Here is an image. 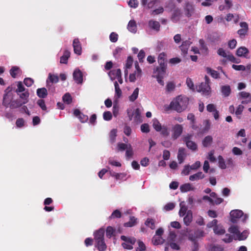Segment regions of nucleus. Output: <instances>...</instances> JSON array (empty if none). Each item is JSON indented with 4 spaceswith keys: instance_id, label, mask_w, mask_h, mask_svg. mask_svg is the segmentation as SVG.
Instances as JSON below:
<instances>
[{
    "instance_id": "obj_3",
    "label": "nucleus",
    "mask_w": 251,
    "mask_h": 251,
    "mask_svg": "<svg viewBox=\"0 0 251 251\" xmlns=\"http://www.w3.org/2000/svg\"><path fill=\"white\" fill-rule=\"evenodd\" d=\"M152 126L153 128L157 132H159L160 134L164 137H167L170 134V130L167 126L163 125L156 118L152 121Z\"/></svg>"
},
{
    "instance_id": "obj_49",
    "label": "nucleus",
    "mask_w": 251,
    "mask_h": 251,
    "mask_svg": "<svg viewBox=\"0 0 251 251\" xmlns=\"http://www.w3.org/2000/svg\"><path fill=\"white\" fill-rule=\"evenodd\" d=\"M117 148L119 151H124L128 148V145L123 143H119L117 145Z\"/></svg>"
},
{
    "instance_id": "obj_18",
    "label": "nucleus",
    "mask_w": 251,
    "mask_h": 251,
    "mask_svg": "<svg viewBox=\"0 0 251 251\" xmlns=\"http://www.w3.org/2000/svg\"><path fill=\"white\" fill-rule=\"evenodd\" d=\"M95 247L99 251H105L107 249V245H106L104 240L102 241H98L95 242Z\"/></svg>"
},
{
    "instance_id": "obj_12",
    "label": "nucleus",
    "mask_w": 251,
    "mask_h": 251,
    "mask_svg": "<svg viewBox=\"0 0 251 251\" xmlns=\"http://www.w3.org/2000/svg\"><path fill=\"white\" fill-rule=\"evenodd\" d=\"M73 46L74 48V52L77 55L81 54V45L78 38H75L73 43Z\"/></svg>"
},
{
    "instance_id": "obj_40",
    "label": "nucleus",
    "mask_w": 251,
    "mask_h": 251,
    "mask_svg": "<svg viewBox=\"0 0 251 251\" xmlns=\"http://www.w3.org/2000/svg\"><path fill=\"white\" fill-rule=\"evenodd\" d=\"M180 190L181 192H186L192 190L190 183H185L180 186Z\"/></svg>"
},
{
    "instance_id": "obj_13",
    "label": "nucleus",
    "mask_w": 251,
    "mask_h": 251,
    "mask_svg": "<svg viewBox=\"0 0 251 251\" xmlns=\"http://www.w3.org/2000/svg\"><path fill=\"white\" fill-rule=\"evenodd\" d=\"M73 78L78 84H81L83 81V75L79 69H76L73 73Z\"/></svg>"
},
{
    "instance_id": "obj_42",
    "label": "nucleus",
    "mask_w": 251,
    "mask_h": 251,
    "mask_svg": "<svg viewBox=\"0 0 251 251\" xmlns=\"http://www.w3.org/2000/svg\"><path fill=\"white\" fill-rule=\"evenodd\" d=\"M218 163L219 166L222 169H225L226 168V165L225 164V161L223 157L221 155L218 156Z\"/></svg>"
},
{
    "instance_id": "obj_11",
    "label": "nucleus",
    "mask_w": 251,
    "mask_h": 251,
    "mask_svg": "<svg viewBox=\"0 0 251 251\" xmlns=\"http://www.w3.org/2000/svg\"><path fill=\"white\" fill-rule=\"evenodd\" d=\"M104 233L105 230L103 228H100L99 229L96 230L94 233V240L95 242H98V241H102L104 240Z\"/></svg>"
},
{
    "instance_id": "obj_32",
    "label": "nucleus",
    "mask_w": 251,
    "mask_h": 251,
    "mask_svg": "<svg viewBox=\"0 0 251 251\" xmlns=\"http://www.w3.org/2000/svg\"><path fill=\"white\" fill-rule=\"evenodd\" d=\"M21 73L20 68L17 66L12 67L10 70V74L11 76L13 78L17 77L18 74Z\"/></svg>"
},
{
    "instance_id": "obj_17",
    "label": "nucleus",
    "mask_w": 251,
    "mask_h": 251,
    "mask_svg": "<svg viewBox=\"0 0 251 251\" xmlns=\"http://www.w3.org/2000/svg\"><path fill=\"white\" fill-rule=\"evenodd\" d=\"M192 212L191 210H188L183 218L184 224L187 226H189L192 221Z\"/></svg>"
},
{
    "instance_id": "obj_36",
    "label": "nucleus",
    "mask_w": 251,
    "mask_h": 251,
    "mask_svg": "<svg viewBox=\"0 0 251 251\" xmlns=\"http://www.w3.org/2000/svg\"><path fill=\"white\" fill-rule=\"evenodd\" d=\"M145 224L146 226L149 227L151 229H154L155 228V221L153 219L148 218L146 221Z\"/></svg>"
},
{
    "instance_id": "obj_22",
    "label": "nucleus",
    "mask_w": 251,
    "mask_h": 251,
    "mask_svg": "<svg viewBox=\"0 0 251 251\" xmlns=\"http://www.w3.org/2000/svg\"><path fill=\"white\" fill-rule=\"evenodd\" d=\"M121 75V71L120 69L111 70L109 73V75L112 79H115Z\"/></svg>"
},
{
    "instance_id": "obj_55",
    "label": "nucleus",
    "mask_w": 251,
    "mask_h": 251,
    "mask_svg": "<svg viewBox=\"0 0 251 251\" xmlns=\"http://www.w3.org/2000/svg\"><path fill=\"white\" fill-rule=\"evenodd\" d=\"M37 104L43 110H46L47 107L45 104V100L43 99L39 100L37 102Z\"/></svg>"
},
{
    "instance_id": "obj_57",
    "label": "nucleus",
    "mask_w": 251,
    "mask_h": 251,
    "mask_svg": "<svg viewBox=\"0 0 251 251\" xmlns=\"http://www.w3.org/2000/svg\"><path fill=\"white\" fill-rule=\"evenodd\" d=\"M24 82L27 87H30L33 84L34 80L30 77H27L25 78Z\"/></svg>"
},
{
    "instance_id": "obj_58",
    "label": "nucleus",
    "mask_w": 251,
    "mask_h": 251,
    "mask_svg": "<svg viewBox=\"0 0 251 251\" xmlns=\"http://www.w3.org/2000/svg\"><path fill=\"white\" fill-rule=\"evenodd\" d=\"M133 60L132 57L130 56H129L127 57L126 62V69H129L130 68H131V67L132 66V64H133Z\"/></svg>"
},
{
    "instance_id": "obj_30",
    "label": "nucleus",
    "mask_w": 251,
    "mask_h": 251,
    "mask_svg": "<svg viewBox=\"0 0 251 251\" xmlns=\"http://www.w3.org/2000/svg\"><path fill=\"white\" fill-rule=\"evenodd\" d=\"M248 53L249 50L245 47H240L236 51V54L239 56H246Z\"/></svg>"
},
{
    "instance_id": "obj_62",
    "label": "nucleus",
    "mask_w": 251,
    "mask_h": 251,
    "mask_svg": "<svg viewBox=\"0 0 251 251\" xmlns=\"http://www.w3.org/2000/svg\"><path fill=\"white\" fill-rule=\"evenodd\" d=\"M128 4L130 7L135 8L138 5V0H130Z\"/></svg>"
},
{
    "instance_id": "obj_46",
    "label": "nucleus",
    "mask_w": 251,
    "mask_h": 251,
    "mask_svg": "<svg viewBox=\"0 0 251 251\" xmlns=\"http://www.w3.org/2000/svg\"><path fill=\"white\" fill-rule=\"evenodd\" d=\"M248 234L249 232L246 230L243 231L242 233L239 232V234L238 235V239L239 240H245L247 238Z\"/></svg>"
},
{
    "instance_id": "obj_53",
    "label": "nucleus",
    "mask_w": 251,
    "mask_h": 251,
    "mask_svg": "<svg viewBox=\"0 0 251 251\" xmlns=\"http://www.w3.org/2000/svg\"><path fill=\"white\" fill-rule=\"evenodd\" d=\"M103 119L105 121H110L112 118V114L110 111H105L103 114Z\"/></svg>"
},
{
    "instance_id": "obj_60",
    "label": "nucleus",
    "mask_w": 251,
    "mask_h": 251,
    "mask_svg": "<svg viewBox=\"0 0 251 251\" xmlns=\"http://www.w3.org/2000/svg\"><path fill=\"white\" fill-rule=\"evenodd\" d=\"M145 56V51L141 50L138 54V57L140 62H143L144 61V58Z\"/></svg>"
},
{
    "instance_id": "obj_6",
    "label": "nucleus",
    "mask_w": 251,
    "mask_h": 251,
    "mask_svg": "<svg viewBox=\"0 0 251 251\" xmlns=\"http://www.w3.org/2000/svg\"><path fill=\"white\" fill-rule=\"evenodd\" d=\"M244 213L242 210H233L230 212V221L232 223H236L238 220L242 217Z\"/></svg>"
},
{
    "instance_id": "obj_9",
    "label": "nucleus",
    "mask_w": 251,
    "mask_h": 251,
    "mask_svg": "<svg viewBox=\"0 0 251 251\" xmlns=\"http://www.w3.org/2000/svg\"><path fill=\"white\" fill-rule=\"evenodd\" d=\"M172 138L174 139H176L182 134L183 127L181 125L176 124L172 127Z\"/></svg>"
},
{
    "instance_id": "obj_14",
    "label": "nucleus",
    "mask_w": 251,
    "mask_h": 251,
    "mask_svg": "<svg viewBox=\"0 0 251 251\" xmlns=\"http://www.w3.org/2000/svg\"><path fill=\"white\" fill-rule=\"evenodd\" d=\"M27 102V100H25V101H22L21 100L17 99L16 100H12L9 108L11 109H15L21 107L23 104H25Z\"/></svg>"
},
{
    "instance_id": "obj_41",
    "label": "nucleus",
    "mask_w": 251,
    "mask_h": 251,
    "mask_svg": "<svg viewBox=\"0 0 251 251\" xmlns=\"http://www.w3.org/2000/svg\"><path fill=\"white\" fill-rule=\"evenodd\" d=\"M122 216L121 212L118 209L114 210L109 216L110 219L120 218Z\"/></svg>"
},
{
    "instance_id": "obj_25",
    "label": "nucleus",
    "mask_w": 251,
    "mask_h": 251,
    "mask_svg": "<svg viewBox=\"0 0 251 251\" xmlns=\"http://www.w3.org/2000/svg\"><path fill=\"white\" fill-rule=\"evenodd\" d=\"M205 177L204 175L201 172H199L189 176V180L191 181L197 180L202 179Z\"/></svg>"
},
{
    "instance_id": "obj_20",
    "label": "nucleus",
    "mask_w": 251,
    "mask_h": 251,
    "mask_svg": "<svg viewBox=\"0 0 251 251\" xmlns=\"http://www.w3.org/2000/svg\"><path fill=\"white\" fill-rule=\"evenodd\" d=\"M191 43V42L189 40H186L182 42L181 45L180 46V49L184 54L187 53L188 50Z\"/></svg>"
},
{
    "instance_id": "obj_29",
    "label": "nucleus",
    "mask_w": 251,
    "mask_h": 251,
    "mask_svg": "<svg viewBox=\"0 0 251 251\" xmlns=\"http://www.w3.org/2000/svg\"><path fill=\"white\" fill-rule=\"evenodd\" d=\"M158 63L159 65H167L166 54L164 52L160 53L158 57Z\"/></svg>"
},
{
    "instance_id": "obj_4",
    "label": "nucleus",
    "mask_w": 251,
    "mask_h": 251,
    "mask_svg": "<svg viewBox=\"0 0 251 251\" xmlns=\"http://www.w3.org/2000/svg\"><path fill=\"white\" fill-rule=\"evenodd\" d=\"M183 10L185 15L189 18L191 17L195 11L194 5L191 2L186 1L184 4Z\"/></svg>"
},
{
    "instance_id": "obj_19",
    "label": "nucleus",
    "mask_w": 251,
    "mask_h": 251,
    "mask_svg": "<svg viewBox=\"0 0 251 251\" xmlns=\"http://www.w3.org/2000/svg\"><path fill=\"white\" fill-rule=\"evenodd\" d=\"M137 224V219L134 216H130L129 221L124 224V226L126 227H131L135 226Z\"/></svg>"
},
{
    "instance_id": "obj_34",
    "label": "nucleus",
    "mask_w": 251,
    "mask_h": 251,
    "mask_svg": "<svg viewBox=\"0 0 251 251\" xmlns=\"http://www.w3.org/2000/svg\"><path fill=\"white\" fill-rule=\"evenodd\" d=\"M221 91L225 97H227L231 92L230 87L229 85L223 86L221 88Z\"/></svg>"
},
{
    "instance_id": "obj_44",
    "label": "nucleus",
    "mask_w": 251,
    "mask_h": 251,
    "mask_svg": "<svg viewBox=\"0 0 251 251\" xmlns=\"http://www.w3.org/2000/svg\"><path fill=\"white\" fill-rule=\"evenodd\" d=\"M62 99L64 102L68 104H70L72 101V97L69 93H66Z\"/></svg>"
},
{
    "instance_id": "obj_33",
    "label": "nucleus",
    "mask_w": 251,
    "mask_h": 251,
    "mask_svg": "<svg viewBox=\"0 0 251 251\" xmlns=\"http://www.w3.org/2000/svg\"><path fill=\"white\" fill-rule=\"evenodd\" d=\"M206 72L208 74H210L211 76L216 79L219 78V74L218 72L215 70H212L209 67H207L206 69Z\"/></svg>"
},
{
    "instance_id": "obj_37",
    "label": "nucleus",
    "mask_w": 251,
    "mask_h": 251,
    "mask_svg": "<svg viewBox=\"0 0 251 251\" xmlns=\"http://www.w3.org/2000/svg\"><path fill=\"white\" fill-rule=\"evenodd\" d=\"M139 88H136L133 91L131 95L129 97V100L131 101H134L138 98L139 95Z\"/></svg>"
},
{
    "instance_id": "obj_54",
    "label": "nucleus",
    "mask_w": 251,
    "mask_h": 251,
    "mask_svg": "<svg viewBox=\"0 0 251 251\" xmlns=\"http://www.w3.org/2000/svg\"><path fill=\"white\" fill-rule=\"evenodd\" d=\"M228 231L231 233L236 234L237 236L239 234V230L238 227L237 226H232L228 229Z\"/></svg>"
},
{
    "instance_id": "obj_35",
    "label": "nucleus",
    "mask_w": 251,
    "mask_h": 251,
    "mask_svg": "<svg viewBox=\"0 0 251 251\" xmlns=\"http://www.w3.org/2000/svg\"><path fill=\"white\" fill-rule=\"evenodd\" d=\"M214 232L215 234L218 235H222L225 233V230L223 226L218 225L216 226L213 228Z\"/></svg>"
},
{
    "instance_id": "obj_64",
    "label": "nucleus",
    "mask_w": 251,
    "mask_h": 251,
    "mask_svg": "<svg viewBox=\"0 0 251 251\" xmlns=\"http://www.w3.org/2000/svg\"><path fill=\"white\" fill-rule=\"evenodd\" d=\"M210 251H224V248L221 246L214 245L211 248Z\"/></svg>"
},
{
    "instance_id": "obj_7",
    "label": "nucleus",
    "mask_w": 251,
    "mask_h": 251,
    "mask_svg": "<svg viewBox=\"0 0 251 251\" xmlns=\"http://www.w3.org/2000/svg\"><path fill=\"white\" fill-rule=\"evenodd\" d=\"M192 135H187L183 137V141L185 143L188 148L192 151L197 150V145L193 141L191 140Z\"/></svg>"
},
{
    "instance_id": "obj_10",
    "label": "nucleus",
    "mask_w": 251,
    "mask_h": 251,
    "mask_svg": "<svg viewBox=\"0 0 251 251\" xmlns=\"http://www.w3.org/2000/svg\"><path fill=\"white\" fill-rule=\"evenodd\" d=\"M204 232L201 229H197L193 233H189L188 238L192 241H196V239L201 238L204 236Z\"/></svg>"
},
{
    "instance_id": "obj_5",
    "label": "nucleus",
    "mask_w": 251,
    "mask_h": 251,
    "mask_svg": "<svg viewBox=\"0 0 251 251\" xmlns=\"http://www.w3.org/2000/svg\"><path fill=\"white\" fill-rule=\"evenodd\" d=\"M8 89L9 88H7L5 90V94L3 97L2 105L6 108L9 107L13 99L12 94L9 93L10 90Z\"/></svg>"
},
{
    "instance_id": "obj_39",
    "label": "nucleus",
    "mask_w": 251,
    "mask_h": 251,
    "mask_svg": "<svg viewBox=\"0 0 251 251\" xmlns=\"http://www.w3.org/2000/svg\"><path fill=\"white\" fill-rule=\"evenodd\" d=\"M115 231V230L113 227L108 226L106 229V236L109 238H111L112 236L114 235Z\"/></svg>"
},
{
    "instance_id": "obj_47",
    "label": "nucleus",
    "mask_w": 251,
    "mask_h": 251,
    "mask_svg": "<svg viewBox=\"0 0 251 251\" xmlns=\"http://www.w3.org/2000/svg\"><path fill=\"white\" fill-rule=\"evenodd\" d=\"M123 50V48L117 47L113 52V55L116 58H119L121 55Z\"/></svg>"
},
{
    "instance_id": "obj_31",
    "label": "nucleus",
    "mask_w": 251,
    "mask_h": 251,
    "mask_svg": "<svg viewBox=\"0 0 251 251\" xmlns=\"http://www.w3.org/2000/svg\"><path fill=\"white\" fill-rule=\"evenodd\" d=\"M213 142V138L211 136H206L202 140V144L204 147L209 146Z\"/></svg>"
},
{
    "instance_id": "obj_48",
    "label": "nucleus",
    "mask_w": 251,
    "mask_h": 251,
    "mask_svg": "<svg viewBox=\"0 0 251 251\" xmlns=\"http://www.w3.org/2000/svg\"><path fill=\"white\" fill-rule=\"evenodd\" d=\"M176 237V232L175 231H170L167 238L168 243L175 241Z\"/></svg>"
},
{
    "instance_id": "obj_26",
    "label": "nucleus",
    "mask_w": 251,
    "mask_h": 251,
    "mask_svg": "<svg viewBox=\"0 0 251 251\" xmlns=\"http://www.w3.org/2000/svg\"><path fill=\"white\" fill-rule=\"evenodd\" d=\"M121 239L125 242L130 244L132 245H134L136 241L135 238L133 237H127L125 235H122L121 236Z\"/></svg>"
},
{
    "instance_id": "obj_28",
    "label": "nucleus",
    "mask_w": 251,
    "mask_h": 251,
    "mask_svg": "<svg viewBox=\"0 0 251 251\" xmlns=\"http://www.w3.org/2000/svg\"><path fill=\"white\" fill-rule=\"evenodd\" d=\"M37 95L40 98H45L48 95L47 90L45 88H38L37 90Z\"/></svg>"
},
{
    "instance_id": "obj_63",
    "label": "nucleus",
    "mask_w": 251,
    "mask_h": 251,
    "mask_svg": "<svg viewBox=\"0 0 251 251\" xmlns=\"http://www.w3.org/2000/svg\"><path fill=\"white\" fill-rule=\"evenodd\" d=\"M191 170V169L190 168V166L185 165V166H184V168H183V170L182 171L181 174L185 176L188 175L189 174V173H190Z\"/></svg>"
},
{
    "instance_id": "obj_8",
    "label": "nucleus",
    "mask_w": 251,
    "mask_h": 251,
    "mask_svg": "<svg viewBox=\"0 0 251 251\" xmlns=\"http://www.w3.org/2000/svg\"><path fill=\"white\" fill-rule=\"evenodd\" d=\"M210 87L209 85L207 83H201L197 86V90L198 92H201L203 95L205 96L209 95L210 94Z\"/></svg>"
},
{
    "instance_id": "obj_16",
    "label": "nucleus",
    "mask_w": 251,
    "mask_h": 251,
    "mask_svg": "<svg viewBox=\"0 0 251 251\" xmlns=\"http://www.w3.org/2000/svg\"><path fill=\"white\" fill-rule=\"evenodd\" d=\"M134 114V122L138 124L142 122V119L141 116V112L139 108H136L133 111Z\"/></svg>"
},
{
    "instance_id": "obj_50",
    "label": "nucleus",
    "mask_w": 251,
    "mask_h": 251,
    "mask_svg": "<svg viewBox=\"0 0 251 251\" xmlns=\"http://www.w3.org/2000/svg\"><path fill=\"white\" fill-rule=\"evenodd\" d=\"M138 247L136 249V251H144L146 250L145 244L141 241L138 242Z\"/></svg>"
},
{
    "instance_id": "obj_51",
    "label": "nucleus",
    "mask_w": 251,
    "mask_h": 251,
    "mask_svg": "<svg viewBox=\"0 0 251 251\" xmlns=\"http://www.w3.org/2000/svg\"><path fill=\"white\" fill-rule=\"evenodd\" d=\"M238 95L240 96L241 98L245 99L251 98V94L249 93L246 92L245 91H242L239 93Z\"/></svg>"
},
{
    "instance_id": "obj_52",
    "label": "nucleus",
    "mask_w": 251,
    "mask_h": 251,
    "mask_svg": "<svg viewBox=\"0 0 251 251\" xmlns=\"http://www.w3.org/2000/svg\"><path fill=\"white\" fill-rule=\"evenodd\" d=\"M118 35L115 32H112L109 36V39L111 42L115 43L117 41Z\"/></svg>"
},
{
    "instance_id": "obj_21",
    "label": "nucleus",
    "mask_w": 251,
    "mask_h": 251,
    "mask_svg": "<svg viewBox=\"0 0 251 251\" xmlns=\"http://www.w3.org/2000/svg\"><path fill=\"white\" fill-rule=\"evenodd\" d=\"M165 242V240L161 236L154 235L152 238L151 242L155 246L162 245Z\"/></svg>"
},
{
    "instance_id": "obj_23",
    "label": "nucleus",
    "mask_w": 251,
    "mask_h": 251,
    "mask_svg": "<svg viewBox=\"0 0 251 251\" xmlns=\"http://www.w3.org/2000/svg\"><path fill=\"white\" fill-rule=\"evenodd\" d=\"M70 56V52L68 50H65L63 55L60 57V63L61 64H67Z\"/></svg>"
},
{
    "instance_id": "obj_27",
    "label": "nucleus",
    "mask_w": 251,
    "mask_h": 251,
    "mask_svg": "<svg viewBox=\"0 0 251 251\" xmlns=\"http://www.w3.org/2000/svg\"><path fill=\"white\" fill-rule=\"evenodd\" d=\"M128 30L132 32L135 33L137 31V25L134 20H130L127 25Z\"/></svg>"
},
{
    "instance_id": "obj_61",
    "label": "nucleus",
    "mask_w": 251,
    "mask_h": 251,
    "mask_svg": "<svg viewBox=\"0 0 251 251\" xmlns=\"http://www.w3.org/2000/svg\"><path fill=\"white\" fill-rule=\"evenodd\" d=\"M18 88L16 90L17 93L23 92L25 91V88L21 81H19L17 84Z\"/></svg>"
},
{
    "instance_id": "obj_38",
    "label": "nucleus",
    "mask_w": 251,
    "mask_h": 251,
    "mask_svg": "<svg viewBox=\"0 0 251 251\" xmlns=\"http://www.w3.org/2000/svg\"><path fill=\"white\" fill-rule=\"evenodd\" d=\"M114 86L115 89V96L117 98H120L122 96V92L117 81L114 82Z\"/></svg>"
},
{
    "instance_id": "obj_1",
    "label": "nucleus",
    "mask_w": 251,
    "mask_h": 251,
    "mask_svg": "<svg viewBox=\"0 0 251 251\" xmlns=\"http://www.w3.org/2000/svg\"><path fill=\"white\" fill-rule=\"evenodd\" d=\"M188 103L189 99L187 97L178 96L171 102L168 109H172L180 113L187 108Z\"/></svg>"
},
{
    "instance_id": "obj_59",
    "label": "nucleus",
    "mask_w": 251,
    "mask_h": 251,
    "mask_svg": "<svg viewBox=\"0 0 251 251\" xmlns=\"http://www.w3.org/2000/svg\"><path fill=\"white\" fill-rule=\"evenodd\" d=\"M186 84L187 86L191 90H194V86L193 82L191 78H187L186 79Z\"/></svg>"
},
{
    "instance_id": "obj_15",
    "label": "nucleus",
    "mask_w": 251,
    "mask_h": 251,
    "mask_svg": "<svg viewBox=\"0 0 251 251\" xmlns=\"http://www.w3.org/2000/svg\"><path fill=\"white\" fill-rule=\"evenodd\" d=\"M186 156L185 149L183 148H179L177 157L179 164L183 162Z\"/></svg>"
},
{
    "instance_id": "obj_45",
    "label": "nucleus",
    "mask_w": 251,
    "mask_h": 251,
    "mask_svg": "<svg viewBox=\"0 0 251 251\" xmlns=\"http://www.w3.org/2000/svg\"><path fill=\"white\" fill-rule=\"evenodd\" d=\"M48 79L50 80V82L52 83H56L58 82L59 80V78L57 75H52L50 73L49 75Z\"/></svg>"
},
{
    "instance_id": "obj_56",
    "label": "nucleus",
    "mask_w": 251,
    "mask_h": 251,
    "mask_svg": "<svg viewBox=\"0 0 251 251\" xmlns=\"http://www.w3.org/2000/svg\"><path fill=\"white\" fill-rule=\"evenodd\" d=\"M141 130L142 132L149 133L150 132V127L148 124H142L141 126Z\"/></svg>"
},
{
    "instance_id": "obj_24",
    "label": "nucleus",
    "mask_w": 251,
    "mask_h": 251,
    "mask_svg": "<svg viewBox=\"0 0 251 251\" xmlns=\"http://www.w3.org/2000/svg\"><path fill=\"white\" fill-rule=\"evenodd\" d=\"M149 25L151 28L157 31H159L160 29V25L159 23L157 21L150 20L149 22Z\"/></svg>"
},
{
    "instance_id": "obj_2",
    "label": "nucleus",
    "mask_w": 251,
    "mask_h": 251,
    "mask_svg": "<svg viewBox=\"0 0 251 251\" xmlns=\"http://www.w3.org/2000/svg\"><path fill=\"white\" fill-rule=\"evenodd\" d=\"M167 65H159L153 70L154 77L157 79L158 83L164 86V82L163 79L166 75Z\"/></svg>"
},
{
    "instance_id": "obj_43",
    "label": "nucleus",
    "mask_w": 251,
    "mask_h": 251,
    "mask_svg": "<svg viewBox=\"0 0 251 251\" xmlns=\"http://www.w3.org/2000/svg\"><path fill=\"white\" fill-rule=\"evenodd\" d=\"M117 136V130L113 129L111 130L109 134V138L112 143H114L116 140V137Z\"/></svg>"
}]
</instances>
